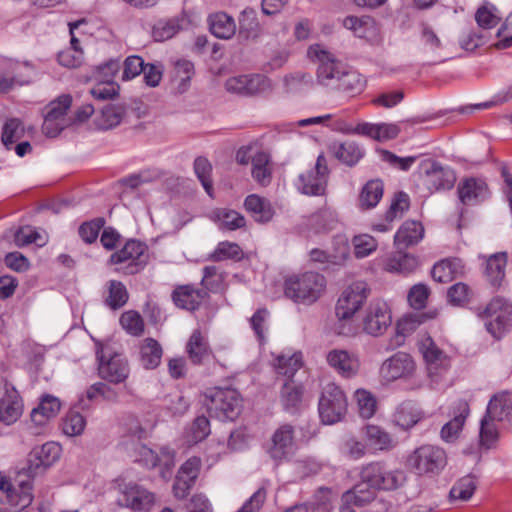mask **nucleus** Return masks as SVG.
Instances as JSON below:
<instances>
[{
	"label": "nucleus",
	"instance_id": "1",
	"mask_svg": "<svg viewBox=\"0 0 512 512\" xmlns=\"http://www.w3.org/2000/svg\"><path fill=\"white\" fill-rule=\"evenodd\" d=\"M60 455L61 446L56 442H47L33 448L28 456L27 467L19 471L15 479L19 492L7 479L2 478L0 480V501H6L17 510L28 507L33 500L30 479L54 464Z\"/></svg>",
	"mask_w": 512,
	"mask_h": 512
},
{
	"label": "nucleus",
	"instance_id": "2",
	"mask_svg": "<svg viewBox=\"0 0 512 512\" xmlns=\"http://www.w3.org/2000/svg\"><path fill=\"white\" fill-rule=\"evenodd\" d=\"M325 277L317 272L293 275L285 280L284 293L295 303L312 304L323 294Z\"/></svg>",
	"mask_w": 512,
	"mask_h": 512
},
{
	"label": "nucleus",
	"instance_id": "3",
	"mask_svg": "<svg viewBox=\"0 0 512 512\" xmlns=\"http://www.w3.org/2000/svg\"><path fill=\"white\" fill-rule=\"evenodd\" d=\"M98 371L102 379L110 383H122L129 375L127 360L111 341H96Z\"/></svg>",
	"mask_w": 512,
	"mask_h": 512
},
{
	"label": "nucleus",
	"instance_id": "4",
	"mask_svg": "<svg viewBox=\"0 0 512 512\" xmlns=\"http://www.w3.org/2000/svg\"><path fill=\"white\" fill-rule=\"evenodd\" d=\"M204 405L211 417L234 420L240 413L242 400L234 389L213 388L204 395Z\"/></svg>",
	"mask_w": 512,
	"mask_h": 512
},
{
	"label": "nucleus",
	"instance_id": "5",
	"mask_svg": "<svg viewBox=\"0 0 512 512\" xmlns=\"http://www.w3.org/2000/svg\"><path fill=\"white\" fill-rule=\"evenodd\" d=\"M360 479L376 490H396L405 482V474L401 470H390L381 461L364 465L360 471Z\"/></svg>",
	"mask_w": 512,
	"mask_h": 512
},
{
	"label": "nucleus",
	"instance_id": "6",
	"mask_svg": "<svg viewBox=\"0 0 512 512\" xmlns=\"http://www.w3.org/2000/svg\"><path fill=\"white\" fill-rule=\"evenodd\" d=\"M319 415L325 424H334L342 420L347 411V398L335 383H327L319 399Z\"/></svg>",
	"mask_w": 512,
	"mask_h": 512
},
{
	"label": "nucleus",
	"instance_id": "7",
	"mask_svg": "<svg viewBox=\"0 0 512 512\" xmlns=\"http://www.w3.org/2000/svg\"><path fill=\"white\" fill-rule=\"evenodd\" d=\"M117 504L134 512L150 511L156 502L154 492L135 483H119Z\"/></svg>",
	"mask_w": 512,
	"mask_h": 512
},
{
	"label": "nucleus",
	"instance_id": "8",
	"mask_svg": "<svg viewBox=\"0 0 512 512\" xmlns=\"http://www.w3.org/2000/svg\"><path fill=\"white\" fill-rule=\"evenodd\" d=\"M420 351L425 360L429 378L435 383L443 380L451 367L450 357L429 336L422 339Z\"/></svg>",
	"mask_w": 512,
	"mask_h": 512
},
{
	"label": "nucleus",
	"instance_id": "9",
	"mask_svg": "<svg viewBox=\"0 0 512 512\" xmlns=\"http://www.w3.org/2000/svg\"><path fill=\"white\" fill-rule=\"evenodd\" d=\"M408 463L419 475L434 474L445 467L446 455L439 447L423 445L409 456Z\"/></svg>",
	"mask_w": 512,
	"mask_h": 512
},
{
	"label": "nucleus",
	"instance_id": "10",
	"mask_svg": "<svg viewBox=\"0 0 512 512\" xmlns=\"http://www.w3.org/2000/svg\"><path fill=\"white\" fill-rule=\"evenodd\" d=\"M308 54L314 56L318 62L317 81L319 84L335 88L346 67L331 53L322 50L318 45L310 47Z\"/></svg>",
	"mask_w": 512,
	"mask_h": 512
},
{
	"label": "nucleus",
	"instance_id": "11",
	"mask_svg": "<svg viewBox=\"0 0 512 512\" xmlns=\"http://www.w3.org/2000/svg\"><path fill=\"white\" fill-rule=\"evenodd\" d=\"M328 174L327 160L324 154H320L315 166L299 175L297 187L305 195L323 196L326 192Z\"/></svg>",
	"mask_w": 512,
	"mask_h": 512
},
{
	"label": "nucleus",
	"instance_id": "12",
	"mask_svg": "<svg viewBox=\"0 0 512 512\" xmlns=\"http://www.w3.org/2000/svg\"><path fill=\"white\" fill-rule=\"evenodd\" d=\"M370 290L364 281H355L350 284L339 297L336 304V315L340 320H346L362 307Z\"/></svg>",
	"mask_w": 512,
	"mask_h": 512
},
{
	"label": "nucleus",
	"instance_id": "13",
	"mask_svg": "<svg viewBox=\"0 0 512 512\" xmlns=\"http://www.w3.org/2000/svg\"><path fill=\"white\" fill-rule=\"evenodd\" d=\"M416 372V363L412 356L405 352H397L386 359L380 367L383 381L390 383L398 379H407Z\"/></svg>",
	"mask_w": 512,
	"mask_h": 512
},
{
	"label": "nucleus",
	"instance_id": "14",
	"mask_svg": "<svg viewBox=\"0 0 512 512\" xmlns=\"http://www.w3.org/2000/svg\"><path fill=\"white\" fill-rule=\"evenodd\" d=\"M484 314L490 318L487 330L499 338L512 323V305L501 298L493 299L485 308Z\"/></svg>",
	"mask_w": 512,
	"mask_h": 512
},
{
	"label": "nucleus",
	"instance_id": "15",
	"mask_svg": "<svg viewBox=\"0 0 512 512\" xmlns=\"http://www.w3.org/2000/svg\"><path fill=\"white\" fill-rule=\"evenodd\" d=\"M423 166V184L430 192L448 190L454 186L456 175L452 169L443 167L436 161H426Z\"/></svg>",
	"mask_w": 512,
	"mask_h": 512
},
{
	"label": "nucleus",
	"instance_id": "16",
	"mask_svg": "<svg viewBox=\"0 0 512 512\" xmlns=\"http://www.w3.org/2000/svg\"><path fill=\"white\" fill-rule=\"evenodd\" d=\"M391 324V313L385 302H372L363 319L364 330L373 336L383 334Z\"/></svg>",
	"mask_w": 512,
	"mask_h": 512
},
{
	"label": "nucleus",
	"instance_id": "17",
	"mask_svg": "<svg viewBox=\"0 0 512 512\" xmlns=\"http://www.w3.org/2000/svg\"><path fill=\"white\" fill-rule=\"evenodd\" d=\"M328 365L345 378L356 376L360 369V360L356 353L345 349H332L326 354Z\"/></svg>",
	"mask_w": 512,
	"mask_h": 512
},
{
	"label": "nucleus",
	"instance_id": "18",
	"mask_svg": "<svg viewBox=\"0 0 512 512\" xmlns=\"http://www.w3.org/2000/svg\"><path fill=\"white\" fill-rule=\"evenodd\" d=\"M293 450L294 427L283 424L273 433L268 453L274 460H283L291 455Z\"/></svg>",
	"mask_w": 512,
	"mask_h": 512
},
{
	"label": "nucleus",
	"instance_id": "19",
	"mask_svg": "<svg viewBox=\"0 0 512 512\" xmlns=\"http://www.w3.org/2000/svg\"><path fill=\"white\" fill-rule=\"evenodd\" d=\"M23 413V402L17 390L5 384V394L0 399V421L6 425L15 423Z\"/></svg>",
	"mask_w": 512,
	"mask_h": 512
},
{
	"label": "nucleus",
	"instance_id": "20",
	"mask_svg": "<svg viewBox=\"0 0 512 512\" xmlns=\"http://www.w3.org/2000/svg\"><path fill=\"white\" fill-rule=\"evenodd\" d=\"M208 297L205 289L196 288L193 285H179L172 293V300L181 309L194 311Z\"/></svg>",
	"mask_w": 512,
	"mask_h": 512
},
{
	"label": "nucleus",
	"instance_id": "21",
	"mask_svg": "<svg viewBox=\"0 0 512 512\" xmlns=\"http://www.w3.org/2000/svg\"><path fill=\"white\" fill-rule=\"evenodd\" d=\"M458 196L463 204H473L483 201L489 195L486 182L480 178L463 179L457 188Z\"/></svg>",
	"mask_w": 512,
	"mask_h": 512
},
{
	"label": "nucleus",
	"instance_id": "22",
	"mask_svg": "<svg viewBox=\"0 0 512 512\" xmlns=\"http://www.w3.org/2000/svg\"><path fill=\"white\" fill-rule=\"evenodd\" d=\"M424 236V227L418 221L407 220L398 229L394 244L397 249H405L409 246L416 245Z\"/></svg>",
	"mask_w": 512,
	"mask_h": 512
},
{
	"label": "nucleus",
	"instance_id": "23",
	"mask_svg": "<svg viewBox=\"0 0 512 512\" xmlns=\"http://www.w3.org/2000/svg\"><path fill=\"white\" fill-rule=\"evenodd\" d=\"M359 135L370 137L376 141L383 142L394 139L400 133V128L397 124L393 123H359Z\"/></svg>",
	"mask_w": 512,
	"mask_h": 512
},
{
	"label": "nucleus",
	"instance_id": "24",
	"mask_svg": "<svg viewBox=\"0 0 512 512\" xmlns=\"http://www.w3.org/2000/svg\"><path fill=\"white\" fill-rule=\"evenodd\" d=\"M469 404L465 400H459L454 407V417L446 423L442 430L441 436L446 441L454 440L463 428L465 420L469 415Z\"/></svg>",
	"mask_w": 512,
	"mask_h": 512
},
{
	"label": "nucleus",
	"instance_id": "25",
	"mask_svg": "<svg viewBox=\"0 0 512 512\" xmlns=\"http://www.w3.org/2000/svg\"><path fill=\"white\" fill-rule=\"evenodd\" d=\"M464 273V266L459 258H447L433 266L432 277L439 283H448Z\"/></svg>",
	"mask_w": 512,
	"mask_h": 512
},
{
	"label": "nucleus",
	"instance_id": "26",
	"mask_svg": "<svg viewBox=\"0 0 512 512\" xmlns=\"http://www.w3.org/2000/svg\"><path fill=\"white\" fill-rule=\"evenodd\" d=\"M144 250L145 246L142 243L136 240H129L121 250L111 255L110 262L112 264L130 262L132 267L130 273H135L139 270V265L135 261L144 253Z\"/></svg>",
	"mask_w": 512,
	"mask_h": 512
},
{
	"label": "nucleus",
	"instance_id": "27",
	"mask_svg": "<svg viewBox=\"0 0 512 512\" xmlns=\"http://www.w3.org/2000/svg\"><path fill=\"white\" fill-rule=\"evenodd\" d=\"M244 206L254 220L260 223L269 222L275 213L270 201L256 194L247 196Z\"/></svg>",
	"mask_w": 512,
	"mask_h": 512
},
{
	"label": "nucleus",
	"instance_id": "28",
	"mask_svg": "<svg viewBox=\"0 0 512 512\" xmlns=\"http://www.w3.org/2000/svg\"><path fill=\"white\" fill-rule=\"evenodd\" d=\"M487 411L492 419L512 423V393L503 392L495 395L490 400Z\"/></svg>",
	"mask_w": 512,
	"mask_h": 512
},
{
	"label": "nucleus",
	"instance_id": "29",
	"mask_svg": "<svg viewBox=\"0 0 512 512\" xmlns=\"http://www.w3.org/2000/svg\"><path fill=\"white\" fill-rule=\"evenodd\" d=\"M126 116V108L121 104H109L95 117L98 129L109 130L119 125Z\"/></svg>",
	"mask_w": 512,
	"mask_h": 512
},
{
	"label": "nucleus",
	"instance_id": "30",
	"mask_svg": "<svg viewBox=\"0 0 512 512\" xmlns=\"http://www.w3.org/2000/svg\"><path fill=\"white\" fill-rule=\"evenodd\" d=\"M363 431L367 444L375 450H391L396 445L393 437L377 425H366Z\"/></svg>",
	"mask_w": 512,
	"mask_h": 512
},
{
	"label": "nucleus",
	"instance_id": "31",
	"mask_svg": "<svg viewBox=\"0 0 512 512\" xmlns=\"http://www.w3.org/2000/svg\"><path fill=\"white\" fill-rule=\"evenodd\" d=\"M162 347L153 338L144 339L139 345V360L145 369L156 368L162 358Z\"/></svg>",
	"mask_w": 512,
	"mask_h": 512
},
{
	"label": "nucleus",
	"instance_id": "32",
	"mask_svg": "<svg viewBox=\"0 0 512 512\" xmlns=\"http://www.w3.org/2000/svg\"><path fill=\"white\" fill-rule=\"evenodd\" d=\"M211 33L220 39H230L236 32L234 19L224 12L214 13L208 18Z\"/></svg>",
	"mask_w": 512,
	"mask_h": 512
},
{
	"label": "nucleus",
	"instance_id": "33",
	"mask_svg": "<svg viewBox=\"0 0 512 512\" xmlns=\"http://www.w3.org/2000/svg\"><path fill=\"white\" fill-rule=\"evenodd\" d=\"M210 218L217 223L221 229L230 231L240 229L246 224L242 214L227 208L214 209L210 214Z\"/></svg>",
	"mask_w": 512,
	"mask_h": 512
},
{
	"label": "nucleus",
	"instance_id": "34",
	"mask_svg": "<svg viewBox=\"0 0 512 512\" xmlns=\"http://www.w3.org/2000/svg\"><path fill=\"white\" fill-rule=\"evenodd\" d=\"M343 26L352 31L359 38H369L376 33L375 20L370 16H347L343 19Z\"/></svg>",
	"mask_w": 512,
	"mask_h": 512
},
{
	"label": "nucleus",
	"instance_id": "35",
	"mask_svg": "<svg viewBox=\"0 0 512 512\" xmlns=\"http://www.w3.org/2000/svg\"><path fill=\"white\" fill-rule=\"evenodd\" d=\"M375 488L369 487L368 483L360 479L351 490L346 491L343 496V502L354 506H365L375 498Z\"/></svg>",
	"mask_w": 512,
	"mask_h": 512
},
{
	"label": "nucleus",
	"instance_id": "36",
	"mask_svg": "<svg viewBox=\"0 0 512 512\" xmlns=\"http://www.w3.org/2000/svg\"><path fill=\"white\" fill-rule=\"evenodd\" d=\"M303 388L293 380H287L280 391L281 404L286 411H296L302 403Z\"/></svg>",
	"mask_w": 512,
	"mask_h": 512
},
{
	"label": "nucleus",
	"instance_id": "37",
	"mask_svg": "<svg viewBox=\"0 0 512 512\" xmlns=\"http://www.w3.org/2000/svg\"><path fill=\"white\" fill-rule=\"evenodd\" d=\"M272 365L278 374L292 378L302 366V355L301 353H280L275 356Z\"/></svg>",
	"mask_w": 512,
	"mask_h": 512
},
{
	"label": "nucleus",
	"instance_id": "38",
	"mask_svg": "<svg viewBox=\"0 0 512 512\" xmlns=\"http://www.w3.org/2000/svg\"><path fill=\"white\" fill-rule=\"evenodd\" d=\"M506 264L507 254L505 252L495 253L487 259L486 276L493 286L498 287L503 282Z\"/></svg>",
	"mask_w": 512,
	"mask_h": 512
},
{
	"label": "nucleus",
	"instance_id": "39",
	"mask_svg": "<svg viewBox=\"0 0 512 512\" xmlns=\"http://www.w3.org/2000/svg\"><path fill=\"white\" fill-rule=\"evenodd\" d=\"M418 265V259L414 255L398 251L387 260L385 270L388 272L408 274L415 271Z\"/></svg>",
	"mask_w": 512,
	"mask_h": 512
},
{
	"label": "nucleus",
	"instance_id": "40",
	"mask_svg": "<svg viewBox=\"0 0 512 512\" xmlns=\"http://www.w3.org/2000/svg\"><path fill=\"white\" fill-rule=\"evenodd\" d=\"M383 183L380 180L368 181L359 195V204L362 209L375 207L383 196Z\"/></svg>",
	"mask_w": 512,
	"mask_h": 512
},
{
	"label": "nucleus",
	"instance_id": "41",
	"mask_svg": "<svg viewBox=\"0 0 512 512\" xmlns=\"http://www.w3.org/2000/svg\"><path fill=\"white\" fill-rule=\"evenodd\" d=\"M423 418V413L411 403L401 404L395 414L394 422L402 429H410Z\"/></svg>",
	"mask_w": 512,
	"mask_h": 512
},
{
	"label": "nucleus",
	"instance_id": "42",
	"mask_svg": "<svg viewBox=\"0 0 512 512\" xmlns=\"http://www.w3.org/2000/svg\"><path fill=\"white\" fill-rule=\"evenodd\" d=\"M335 157L348 166L355 165L363 156L360 147L352 141H346L332 146Z\"/></svg>",
	"mask_w": 512,
	"mask_h": 512
},
{
	"label": "nucleus",
	"instance_id": "43",
	"mask_svg": "<svg viewBox=\"0 0 512 512\" xmlns=\"http://www.w3.org/2000/svg\"><path fill=\"white\" fill-rule=\"evenodd\" d=\"M438 316L436 309L424 313H411L405 315L397 323V331L402 335L413 332L419 325Z\"/></svg>",
	"mask_w": 512,
	"mask_h": 512
},
{
	"label": "nucleus",
	"instance_id": "44",
	"mask_svg": "<svg viewBox=\"0 0 512 512\" xmlns=\"http://www.w3.org/2000/svg\"><path fill=\"white\" fill-rule=\"evenodd\" d=\"M107 291L105 304L111 309L117 310L127 303L129 294L124 284L120 281L110 280L107 283Z\"/></svg>",
	"mask_w": 512,
	"mask_h": 512
},
{
	"label": "nucleus",
	"instance_id": "45",
	"mask_svg": "<svg viewBox=\"0 0 512 512\" xmlns=\"http://www.w3.org/2000/svg\"><path fill=\"white\" fill-rule=\"evenodd\" d=\"M187 352L191 361L195 364L202 363L205 358L209 356V347L201 335L200 331L196 330L192 333L187 343Z\"/></svg>",
	"mask_w": 512,
	"mask_h": 512
},
{
	"label": "nucleus",
	"instance_id": "46",
	"mask_svg": "<svg viewBox=\"0 0 512 512\" xmlns=\"http://www.w3.org/2000/svg\"><path fill=\"white\" fill-rule=\"evenodd\" d=\"M268 164L269 156L265 152H258L252 158V176L261 186H267L271 181Z\"/></svg>",
	"mask_w": 512,
	"mask_h": 512
},
{
	"label": "nucleus",
	"instance_id": "47",
	"mask_svg": "<svg viewBox=\"0 0 512 512\" xmlns=\"http://www.w3.org/2000/svg\"><path fill=\"white\" fill-rule=\"evenodd\" d=\"M365 86L364 79L356 71L344 70L335 89L344 91L348 94L355 95L360 93Z\"/></svg>",
	"mask_w": 512,
	"mask_h": 512
},
{
	"label": "nucleus",
	"instance_id": "48",
	"mask_svg": "<svg viewBox=\"0 0 512 512\" xmlns=\"http://www.w3.org/2000/svg\"><path fill=\"white\" fill-rule=\"evenodd\" d=\"M476 487V481L472 476L462 477L451 488L450 498L452 500L467 501L474 494Z\"/></svg>",
	"mask_w": 512,
	"mask_h": 512
},
{
	"label": "nucleus",
	"instance_id": "49",
	"mask_svg": "<svg viewBox=\"0 0 512 512\" xmlns=\"http://www.w3.org/2000/svg\"><path fill=\"white\" fill-rule=\"evenodd\" d=\"M421 41L422 50L426 57L437 60L439 58L438 51L441 49L442 44L434 30L428 26H424L421 34Z\"/></svg>",
	"mask_w": 512,
	"mask_h": 512
},
{
	"label": "nucleus",
	"instance_id": "50",
	"mask_svg": "<svg viewBox=\"0 0 512 512\" xmlns=\"http://www.w3.org/2000/svg\"><path fill=\"white\" fill-rule=\"evenodd\" d=\"M24 136V127L17 118L8 119L2 128L1 141L9 149L16 141Z\"/></svg>",
	"mask_w": 512,
	"mask_h": 512
},
{
	"label": "nucleus",
	"instance_id": "51",
	"mask_svg": "<svg viewBox=\"0 0 512 512\" xmlns=\"http://www.w3.org/2000/svg\"><path fill=\"white\" fill-rule=\"evenodd\" d=\"M243 251L241 247L234 242H220L214 252L210 255V259L216 262L227 259L241 260Z\"/></svg>",
	"mask_w": 512,
	"mask_h": 512
},
{
	"label": "nucleus",
	"instance_id": "52",
	"mask_svg": "<svg viewBox=\"0 0 512 512\" xmlns=\"http://www.w3.org/2000/svg\"><path fill=\"white\" fill-rule=\"evenodd\" d=\"M354 255L356 258H364L376 251L378 241L369 234H358L352 238Z\"/></svg>",
	"mask_w": 512,
	"mask_h": 512
},
{
	"label": "nucleus",
	"instance_id": "53",
	"mask_svg": "<svg viewBox=\"0 0 512 512\" xmlns=\"http://www.w3.org/2000/svg\"><path fill=\"white\" fill-rule=\"evenodd\" d=\"M86 427L85 418L77 411H69L62 421V431L67 436L81 435Z\"/></svg>",
	"mask_w": 512,
	"mask_h": 512
},
{
	"label": "nucleus",
	"instance_id": "54",
	"mask_svg": "<svg viewBox=\"0 0 512 512\" xmlns=\"http://www.w3.org/2000/svg\"><path fill=\"white\" fill-rule=\"evenodd\" d=\"M72 98L68 94H63L59 96L57 99L51 101L46 106V114L47 116L55 117L57 120L62 122H71L70 119L66 118V112L71 107Z\"/></svg>",
	"mask_w": 512,
	"mask_h": 512
},
{
	"label": "nucleus",
	"instance_id": "55",
	"mask_svg": "<svg viewBox=\"0 0 512 512\" xmlns=\"http://www.w3.org/2000/svg\"><path fill=\"white\" fill-rule=\"evenodd\" d=\"M180 30V23L177 18L166 21H159L153 27L152 36L155 41L163 42L174 37Z\"/></svg>",
	"mask_w": 512,
	"mask_h": 512
},
{
	"label": "nucleus",
	"instance_id": "56",
	"mask_svg": "<svg viewBox=\"0 0 512 512\" xmlns=\"http://www.w3.org/2000/svg\"><path fill=\"white\" fill-rule=\"evenodd\" d=\"M122 328L132 336H140L144 332V321L142 316L133 310L124 312L120 317Z\"/></svg>",
	"mask_w": 512,
	"mask_h": 512
},
{
	"label": "nucleus",
	"instance_id": "57",
	"mask_svg": "<svg viewBox=\"0 0 512 512\" xmlns=\"http://www.w3.org/2000/svg\"><path fill=\"white\" fill-rule=\"evenodd\" d=\"M195 173L202 183L205 191L209 196H213V185L210 178L212 166L210 162L204 157H198L194 161Z\"/></svg>",
	"mask_w": 512,
	"mask_h": 512
},
{
	"label": "nucleus",
	"instance_id": "58",
	"mask_svg": "<svg viewBox=\"0 0 512 512\" xmlns=\"http://www.w3.org/2000/svg\"><path fill=\"white\" fill-rule=\"evenodd\" d=\"M355 397L360 416L364 419L371 418L375 414L377 407L374 396L366 390H357Z\"/></svg>",
	"mask_w": 512,
	"mask_h": 512
},
{
	"label": "nucleus",
	"instance_id": "59",
	"mask_svg": "<svg viewBox=\"0 0 512 512\" xmlns=\"http://www.w3.org/2000/svg\"><path fill=\"white\" fill-rule=\"evenodd\" d=\"M447 297L453 305H464L473 297V291L466 283L458 282L448 289Z\"/></svg>",
	"mask_w": 512,
	"mask_h": 512
},
{
	"label": "nucleus",
	"instance_id": "60",
	"mask_svg": "<svg viewBox=\"0 0 512 512\" xmlns=\"http://www.w3.org/2000/svg\"><path fill=\"white\" fill-rule=\"evenodd\" d=\"M272 89L271 80L261 74L247 75L246 96L258 95Z\"/></svg>",
	"mask_w": 512,
	"mask_h": 512
},
{
	"label": "nucleus",
	"instance_id": "61",
	"mask_svg": "<svg viewBox=\"0 0 512 512\" xmlns=\"http://www.w3.org/2000/svg\"><path fill=\"white\" fill-rule=\"evenodd\" d=\"M340 451L351 459H360L366 454V445L356 437L349 436L341 443Z\"/></svg>",
	"mask_w": 512,
	"mask_h": 512
},
{
	"label": "nucleus",
	"instance_id": "62",
	"mask_svg": "<svg viewBox=\"0 0 512 512\" xmlns=\"http://www.w3.org/2000/svg\"><path fill=\"white\" fill-rule=\"evenodd\" d=\"M86 396L91 401L98 397H102L103 400L110 402H114L118 399V393L112 387L103 382L91 385L86 391Z\"/></svg>",
	"mask_w": 512,
	"mask_h": 512
},
{
	"label": "nucleus",
	"instance_id": "63",
	"mask_svg": "<svg viewBox=\"0 0 512 512\" xmlns=\"http://www.w3.org/2000/svg\"><path fill=\"white\" fill-rule=\"evenodd\" d=\"M429 295L430 290L426 285L416 284L408 293V302L413 309L420 310L426 306Z\"/></svg>",
	"mask_w": 512,
	"mask_h": 512
},
{
	"label": "nucleus",
	"instance_id": "64",
	"mask_svg": "<svg viewBox=\"0 0 512 512\" xmlns=\"http://www.w3.org/2000/svg\"><path fill=\"white\" fill-rule=\"evenodd\" d=\"M350 257V246L346 239H335L333 252L330 253V262L334 266H342Z\"/></svg>",
	"mask_w": 512,
	"mask_h": 512
}]
</instances>
